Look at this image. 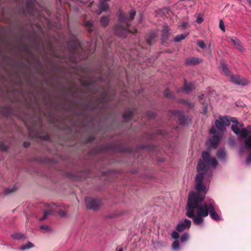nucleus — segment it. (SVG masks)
<instances>
[{
    "label": "nucleus",
    "mask_w": 251,
    "mask_h": 251,
    "mask_svg": "<svg viewBox=\"0 0 251 251\" xmlns=\"http://www.w3.org/2000/svg\"><path fill=\"white\" fill-rule=\"evenodd\" d=\"M201 62V60L197 58L191 57L186 59V63L189 64H197Z\"/></svg>",
    "instance_id": "18"
},
{
    "label": "nucleus",
    "mask_w": 251,
    "mask_h": 251,
    "mask_svg": "<svg viewBox=\"0 0 251 251\" xmlns=\"http://www.w3.org/2000/svg\"><path fill=\"white\" fill-rule=\"evenodd\" d=\"M238 43H236V44L234 45V46L236 47V48L238 49Z\"/></svg>",
    "instance_id": "47"
},
{
    "label": "nucleus",
    "mask_w": 251,
    "mask_h": 251,
    "mask_svg": "<svg viewBox=\"0 0 251 251\" xmlns=\"http://www.w3.org/2000/svg\"><path fill=\"white\" fill-rule=\"evenodd\" d=\"M7 191H8V192H12L13 191H10L9 190H7Z\"/></svg>",
    "instance_id": "49"
},
{
    "label": "nucleus",
    "mask_w": 251,
    "mask_h": 251,
    "mask_svg": "<svg viewBox=\"0 0 251 251\" xmlns=\"http://www.w3.org/2000/svg\"><path fill=\"white\" fill-rule=\"evenodd\" d=\"M204 199V197L200 194L193 192L189 194L188 198L186 215L198 226L203 225L204 218L209 213L213 220L217 221L221 220L220 216L216 211L213 201L210 200L208 203H202Z\"/></svg>",
    "instance_id": "1"
},
{
    "label": "nucleus",
    "mask_w": 251,
    "mask_h": 251,
    "mask_svg": "<svg viewBox=\"0 0 251 251\" xmlns=\"http://www.w3.org/2000/svg\"><path fill=\"white\" fill-rule=\"evenodd\" d=\"M109 18L107 17L103 16L100 19V24L103 26H106L108 24Z\"/></svg>",
    "instance_id": "26"
},
{
    "label": "nucleus",
    "mask_w": 251,
    "mask_h": 251,
    "mask_svg": "<svg viewBox=\"0 0 251 251\" xmlns=\"http://www.w3.org/2000/svg\"><path fill=\"white\" fill-rule=\"evenodd\" d=\"M203 97H204L203 94H201V95L199 96V98L200 100H202V99H203Z\"/></svg>",
    "instance_id": "43"
},
{
    "label": "nucleus",
    "mask_w": 251,
    "mask_h": 251,
    "mask_svg": "<svg viewBox=\"0 0 251 251\" xmlns=\"http://www.w3.org/2000/svg\"><path fill=\"white\" fill-rule=\"evenodd\" d=\"M225 130V126H212L210 132L214 135L207 142L208 148H217Z\"/></svg>",
    "instance_id": "5"
},
{
    "label": "nucleus",
    "mask_w": 251,
    "mask_h": 251,
    "mask_svg": "<svg viewBox=\"0 0 251 251\" xmlns=\"http://www.w3.org/2000/svg\"><path fill=\"white\" fill-rule=\"evenodd\" d=\"M242 126H231L232 131L238 138L244 141L245 148L249 151H251V130L240 128Z\"/></svg>",
    "instance_id": "4"
},
{
    "label": "nucleus",
    "mask_w": 251,
    "mask_h": 251,
    "mask_svg": "<svg viewBox=\"0 0 251 251\" xmlns=\"http://www.w3.org/2000/svg\"><path fill=\"white\" fill-rule=\"evenodd\" d=\"M180 101L183 102L189 108L193 107L194 105L193 103L188 100H180Z\"/></svg>",
    "instance_id": "28"
},
{
    "label": "nucleus",
    "mask_w": 251,
    "mask_h": 251,
    "mask_svg": "<svg viewBox=\"0 0 251 251\" xmlns=\"http://www.w3.org/2000/svg\"><path fill=\"white\" fill-rule=\"evenodd\" d=\"M231 124L232 126H243L239 123L237 118L228 116H219L215 120V126H230Z\"/></svg>",
    "instance_id": "6"
},
{
    "label": "nucleus",
    "mask_w": 251,
    "mask_h": 251,
    "mask_svg": "<svg viewBox=\"0 0 251 251\" xmlns=\"http://www.w3.org/2000/svg\"><path fill=\"white\" fill-rule=\"evenodd\" d=\"M169 35V29L168 26H165L164 29L162 30V35L163 38L164 39H166L168 38V35Z\"/></svg>",
    "instance_id": "22"
},
{
    "label": "nucleus",
    "mask_w": 251,
    "mask_h": 251,
    "mask_svg": "<svg viewBox=\"0 0 251 251\" xmlns=\"http://www.w3.org/2000/svg\"><path fill=\"white\" fill-rule=\"evenodd\" d=\"M248 2H249V4L251 6V0H247Z\"/></svg>",
    "instance_id": "46"
},
{
    "label": "nucleus",
    "mask_w": 251,
    "mask_h": 251,
    "mask_svg": "<svg viewBox=\"0 0 251 251\" xmlns=\"http://www.w3.org/2000/svg\"><path fill=\"white\" fill-rule=\"evenodd\" d=\"M203 21V19L201 15H198L197 17L196 22L198 24L201 23Z\"/></svg>",
    "instance_id": "35"
},
{
    "label": "nucleus",
    "mask_w": 251,
    "mask_h": 251,
    "mask_svg": "<svg viewBox=\"0 0 251 251\" xmlns=\"http://www.w3.org/2000/svg\"><path fill=\"white\" fill-rule=\"evenodd\" d=\"M221 69L223 70V71L224 72V73L227 75H230V72L228 69L227 68V66L226 64L224 63H222L221 65Z\"/></svg>",
    "instance_id": "25"
},
{
    "label": "nucleus",
    "mask_w": 251,
    "mask_h": 251,
    "mask_svg": "<svg viewBox=\"0 0 251 251\" xmlns=\"http://www.w3.org/2000/svg\"><path fill=\"white\" fill-rule=\"evenodd\" d=\"M34 247V244L30 242H28L25 244L22 245L20 247V249L22 251L28 250L33 248Z\"/></svg>",
    "instance_id": "20"
},
{
    "label": "nucleus",
    "mask_w": 251,
    "mask_h": 251,
    "mask_svg": "<svg viewBox=\"0 0 251 251\" xmlns=\"http://www.w3.org/2000/svg\"><path fill=\"white\" fill-rule=\"evenodd\" d=\"M85 202L87 208L92 210L98 209L100 205V200L89 197L85 199Z\"/></svg>",
    "instance_id": "7"
},
{
    "label": "nucleus",
    "mask_w": 251,
    "mask_h": 251,
    "mask_svg": "<svg viewBox=\"0 0 251 251\" xmlns=\"http://www.w3.org/2000/svg\"><path fill=\"white\" fill-rule=\"evenodd\" d=\"M94 1L93 0H88L87 1H82V2L84 4H87L89 3V7H90L91 5H92V3H93Z\"/></svg>",
    "instance_id": "37"
},
{
    "label": "nucleus",
    "mask_w": 251,
    "mask_h": 251,
    "mask_svg": "<svg viewBox=\"0 0 251 251\" xmlns=\"http://www.w3.org/2000/svg\"><path fill=\"white\" fill-rule=\"evenodd\" d=\"M40 229L43 230V232H48L50 231V228L47 225H42L40 227Z\"/></svg>",
    "instance_id": "31"
},
{
    "label": "nucleus",
    "mask_w": 251,
    "mask_h": 251,
    "mask_svg": "<svg viewBox=\"0 0 251 251\" xmlns=\"http://www.w3.org/2000/svg\"><path fill=\"white\" fill-rule=\"evenodd\" d=\"M26 0V6L27 8L29 9L31 11L34 10L35 4L36 3L35 0Z\"/></svg>",
    "instance_id": "16"
},
{
    "label": "nucleus",
    "mask_w": 251,
    "mask_h": 251,
    "mask_svg": "<svg viewBox=\"0 0 251 251\" xmlns=\"http://www.w3.org/2000/svg\"><path fill=\"white\" fill-rule=\"evenodd\" d=\"M219 26L222 31H225L224 24L222 20H220V21Z\"/></svg>",
    "instance_id": "36"
},
{
    "label": "nucleus",
    "mask_w": 251,
    "mask_h": 251,
    "mask_svg": "<svg viewBox=\"0 0 251 251\" xmlns=\"http://www.w3.org/2000/svg\"><path fill=\"white\" fill-rule=\"evenodd\" d=\"M180 113H181V112H180V111H175V113H174V114H175V115H176L177 113H178V114H179Z\"/></svg>",
    "instance_id": "44"
},
{
    "label": "nucleus",
    "mask_w": 251,
    "mask_h": 251,
    "mask_svg": "<svg viewBox=\"0 0 251 251\" xmlns=\"http://www.w3.org/2000/svg\"><path fill=\"white\" fill-rule=\"evenodd\" d=\"M9 142L7 141H5L4 142L3 141L0 142V151H7L8 145H9Z\"/></svg>",
    "instance_id": "19"
},
{
    "label": "nucleus",
    "mask_w": 251,
    "mask_h": 251,
    "mask_svg": "<svg viewBox=\"0 0 251 251\" xmlns=\"http://www.w3.org/2000/svg\"><path fill=\"white\" fill-rule=\"evenodd\" d=\"M230 41L232 44L234 45L236 44V43H238V49L240 50H243V47L240 41L236 37H232L230 38Z\"/></svg>",
    "instance_id": "17"
},
{
    "label": "nucleus",
    "mask_w": 251,
    "mask_h": 251,
    "mask_svg": "<svg viewBox=\"0 0 251 251\" xmlns=\"http://www.w3.org/2000/svg\"><path fill=\"white\" fill-rule=\"evenodd\" d=\"M55 206H56V205L55 204L53 203L52 204L51 208L45 211L44 214V216L42 218H40L39 220L40 221H43L45 219H46L49 214H51L52 212H53V211L54 210V207H55Z\"/></svg>",
    "instance_id": "15"
},
{
    "label": "nucleus",
    "mask_w": 251,
    "mask_h": 251,
    "mask_svg": "<svg viewBox=\"0 0 251 251\" xmlns=\"http://www.w3.org/2000/svg\"><path fill=\"white\" fill-rule=\"evenodd\" d=\"M85 25L88 27V31L91 32L93 30V25L91 21H88L85 22Z\"/></svg>",
    "instance_id": "27"
},
{
    "label": "nucleus",
    "mask_w": 251,
    "mask_h": 251,
    "mask_svg": "<svg viewBox=\"0 0 251 251\" xmlns=\"http://www.w3.org/2000/svg\"><path fill=\"white\" fill-rule=\"evenodd\" d=\"M109 0H100L99 9L97 11L98 14L100 15L103 11H106L109 9V5L107 1Z\"/></svg>",
    "instance_id": "11"
},
{
    "label": "nucleus",
    "mask_w": 251,
    "mask_h": 251,
    "mask_svg": "<svg viewBox=\"0 0 251 251\" xmlns=\"http://www.w3.org/2000/svg\"><path fill=\"white\" fill-rule=\"evenodd\" d=\"M202 160H200L197 166L198 175L196 176L195 188L198 192L206 193L207 184L210 182L212 173L211 169L215 168L218 162L215 157H212L209 151L202 152Z\"/></svg>",
    "instance_id": "2"
},
{
    "label": "nucleus",
    "mask_w": 251,
    "mask_h": 251,
    "mask_svg": "<svg viewBox=\"0 0 251 251\" xmlns=\"http://www.w3.org/2000/svg\"><path fill=\"white\" fill-rule=\"evenodd\" d=\"M188 35V33L178 35L175 37V38H174V40L176 42H179L181 40L185 39L187 36Z\"/></svg>",
    "instance_id": "23"
},
{
    "label": "nucleus",
    "mask_w": 251,
    "mask_h": 251,
    "mask_svg": "<svg viewBox=\"0 0 251 251\" xmlns=\"http://www.w3.org/2000/svg\"><path fill=\"white\" fill-rule=\"evenodd\" d=\"M246 162L248 164H249L251 162V153H250L247 157Z\"/></svg>",
    "instance_id": "40"
},
{
    "label": "nucleus",
    "mask_w": 251,
    "mask_h": 251,
    "mask_svg": "<svg viewBox=\"0 0 251 251\" xmlns=\"http://www.w3.org/2000/svg\"><path fill=\"white\" fill-rule=\"evenodd\" d=\"M230 77L231 81L236 84L244 86L247 85L248 83V81L247 79L238 75H235L231 74Z\"/></svg>",
    "instance_id": "9"
},
{
    "label": "nucleus",
    "mask_w": 251,
    "mask_h": 251,
    "mask_svg": "<svg viewBox=\"0 0 251 251\" xmlns=\"http://www.w3.org/2000/svg\"><path fill=\"white\" fill-rule=\"evenodd\" d=\"M33 126H28V131H29V136L32 138H39L44 140H47L49 137L47 134L41 135L39 132L36 131H32Z\"/></svg>",
    "instance_id": "8"
},
{
    "label": "nucleus",
    "mask_w": 251,
    "mask_h": 251,
    "mask_svg": "<svg viewBox=\"0 0 251 251\" xmlns=\"http://www.w3.org/2000/svg\"><path fill=\"white\" fill-rule=\"evenodd\" d=\"M135 112V110L133 108L126 109L123 114L124 119L126 120L131 119Z\"/></svg>",
    "instance_id": "12"
},
{
    "label": "nucleus",
    "mask_w": 251,
    "mask_h": 251,
    "mask_svg": "<svg viewBox=\"0 0 251 251\" xmlns=\"http://www.w3.org/2000/svg\"><path fill=\"white\" fill-rule=\"evenodd\" d=\"M58 213L59 215L62 217H65L67 215L66 212L62 210H60Z\"/></svg>",
    "instance_id": "39"
},
{
    "label": "nucleus",
    "mask_w": 251,
    "mask_h": 251,
    "mask_svg": "<svg viewBox=\"0 0 251 251\" xmlns=\"http://www.w3.org/2000/svg\"><path fill=\"white\" fill-rule=\"evenodd\" d=\"M119 251H123V249L122 248L120 249Z\"/></svg>",
    "instance_id": "48"
},
{
    "label": "nucleus",
    "mask_w": 251,
    "mask_h": 251,
    "mask_svg": "<svg viewBox=\"0 0 251 251\" xmlns=\"http://www.w3.org/2000/svg\"><path fill=\"white\" fill-rule=\"evenodd\" d=\"M136 12L134 10H131L129 16H126L123 12H120L119 14V19L122 25L116 26L115 31L116 34L121 37H125L128 33H133L129 28V25L130 22L134 19Z\"/></svg>",
    "instance_id": "3"
},
{
    "label": "nucleus",
    "mask_w": 251,
    "mask_h": 251,
    "mask_svg": "<svg viewBox=\"0 0 251 251\" xmlns=\"http://www.w3.org/2000/svg\"><path fill=\"white\" fill-rule=\"evenodd\" d=\"M204 107L202 110L201 113L203 114H206L207 113V107L206 105L203 104Z\"/></svg>",
    "instance_id": "38"
},
{
    "label": "nucleus",
    "mask_w": 251,
    "mask_h": 251,
    "mask_svg": "<svg viewBox=\"0 0 251 251\" xmlns=\"http://www.w3.org/2000/svg\"><path fill=\"white\" fill-rule=\"evenodd\" d=\"M156 35L155 33H151L149 37L147 39V42L149 45L152 44L154 43V40L155 38L156 37Z\"/></svg>",
    "instance_id": "24"
},
{
    "label": "nucleus",
    "mask_w": 251,
    "mask_h": 251,
    "mask_svg": "<svg viewBox=\"0 0 251 251\" xmlns=\"http://www.w3.org/2000/svg\"><path fill=\"white\" fill-rule=\"evenodd\" d=\"M198 45L201 49H204L205 47V44L202 40H198Z\"/></svg>",
    "instance_id": "33"
},
{
    "label": "nucleus",
    "mask_w": 251,
    "mask_h": 251,
    "mask_svg": "<svg viewBox=\"0 0 251 251\" xmlns=\"http://www.w3.org/2000/svg\"><path fill=\"white\" fill-rule=\"evenodd\" d=\"M191 225V222L188 219H185L184 221L180 222L176 226V230L181 232L185 229H189Z\"/></svg>",
    "instance_id": "10"
},
{
    "label": "nucleus",
    "mask_w": 251,
    "mask_h": 251,
    "mask_svg": "<svg viewBox=\"0 0 251 251\" xmlns=\"http://www.w3.org/2000/svg\"><path fill=\"white\" fill-rule=\"evenodd\" d=\"M179 244L178 243V241L177 240H176L174 241L173 245H172V248L174 250H177L179 249Z\"/></svg>",
    "instance_id": "29"
},
{
    "label": "nucleus",
    "mask_w": 251,
    "mask_h": 251,
    "mask_svg": "<svg viewBox=\"0 0 251 251\" xmlns=\"http://www.w3.org/2000/svg\"><path fill=\"white\" fill-rule=\"evenodd\" d=\"M189 235L187 233L183 234L180 237V241L182 242H185L188 239Z\"/></svg>",
    "instance_id": "32"
},
{
    "label": "nucleus",
    "mask_w": 251,
    "mask_h": 251,
    "mask_svg": "<svg viewBox=\"0 0 251 251\" xmlns=\"http://www.w3.org/2000/svg\"><path fill=\"white\" fill-rule=\"evenodd\" d=\"M148 116L150 117H154L155 116V114L153 112H150L148 114Z\"/></svg>",
    "instance_id": "42"
},
{
    "label": "nucleus",
    "mask_w": 251,
    "mask_h": 251,
    "mask_svg": "<svg viewBox=\"0 0 251 251\" xmlns=\"http://www.w3.org/2000/svg\"><path fill=\"white\" fill-rule=\"evenodd\" d=\"M164 95L165 96L167 97H169L173 98V95L172 94V93L170 92V91L167 89L165 90V91L164 92Z\"/></svg>",
    "instance_id": "30"
},
{
    "label": "nucleus",
    "mask_w": 251,
    "mask_h": 251,
    "mask_svg": "<svg viewBox=\"0 0 251 251\" xmlns=\"http://www.w3.org/2000/svg\"><path fill=\"white\" fill-rule=\"evenodd\" d=\"M188 23L186 22H182L180 25V26L184 28L187 26Z\"/></svg>",
    "instance_id": "41"
},
{
    "label": "nucleus",
    "mask_w": 251,
    "mask_h": 251,
    "mask_svg": "<svg viewBox=\"0 0 251 251\" xmlns=\"http://www.w3.org/2000/svg\"><path fill=\"white\" fill-rule=\"evenodd\" d=\"M24 145L25 147H27L29 145V144L28 143L25 142V143H24Z\"/></svg>",
    "instance_id": "45"
},
{
    "label": "nucleus",
    "mask_w": 251,
    "mask_h": 251,
    "mask_svg": "<svg viewBox=\"0 0 251 251\" xmlns=\"http://www.w3.org/2000/svg\"><path fill=\"white\" fill-rule=\"evenodd\" d=\"M193 85L191 83L185 82L183 90L186 93H189L192 89Z\"/></svg>",
    "instance_id": "21"
},
{
    "label": "nucleus",
    "mask_w": 251,
    "mask_h": 251,
    "mask_svg": "<svg viewBox=\"0 0 251 251\" xmlns=\"http://www.w3.org/2000/svg\"><path fill=\"white\" fill-rule=\"evenodd\" d=\"M171 236L172 238L175 239L176 240H177L178 238L179 235L177 232H176V231H174L172 233Z\"/></svg>",
    "instance_id": "34"
},
{
    "label": "nucleus",
    "mask_w": 251,
    "mask_h": 251,
    "mask_svg": "<svg viewBox=\"0 0 251 251\" xmlns=\"http://www.w3.org/2000/svg\"><path fill=\"white\" fill-rule=\"evenodd\" d=\"M11 236L13 239L18 240H24L26 238L25 235L20 232H15L12 234Z\"/></svg>",
    "instance_id": "14"
},
{
    "label": "nucleus",
    "mask_w": 251,
    "mask_h": 251,
    "mask_svg": "<svg viewBox=\"0 0 251 251\" xmlns=\"http://www.w3.org/2000/svg\"><path fill=\"white\" fill-rule=\"evenodd\" d=\"M216 155L220 160L224 161L226 156V153L225 149H221L218 150L216 153Z\"/></svg>",
    "instance_id": "13"
}]
</instances>
